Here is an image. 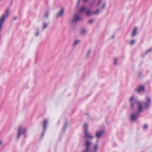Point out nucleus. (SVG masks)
Instances as JSON below:
<instances>
[{
    "instance_id": "obj_1",
    "label": "nucleus",
    "mask_w": 152,
    "mask_h": 152,
    "mask_svg": "<svg viewBox=\"0 0 152 152\" xmlns=\"http://www.w3.org/2000/svg\"><path fill=\"white\" fill-rule=\"evenodd\" d=\"M129 101L131 108L132 109H133L136 106L137 107V112L131 114L130 115L131 120L134 121L139 117V114L143 111V107L141 102L136 99H134V96H133L131 97Z\"/></svg>"
},
{
    "instance_id": "obj_2",
    "label": "nucleus",
    "mask_w": 152,
    "mask_h": 152,
    "mask_svg": "<svg viewBox=\"0 0 152 152\" xmlns=\"http://www.w3.org/2000/svg\"><path fill=\"white\" fill-rule=\"evenodd\" d=\"M91 144V142L88 140H86L85 144L86 149L83 151V152H93V151L95 150V152H96L98 148L97 144L95 145L94 147L90 149V147Z\"/></svg>"
},
{
    "instance_id": "obj_3",
    "label": "nucleus",
    "mask_w": 152,
    "mask_h": 152,
    "mask_svg": "<svg viewBox=\"0 0 152 152\" xmlns=\"http://www.w3.org/2000/svg\"><path fill=\"white\" fill-rule=\"evenodd\" d=\"M84 128L85 129L84 132L85 134L84 138L85 139L88 138H90L92 139L93 138V136L92 135H90L88 133V125L87 124H85L84 125Z\"/></svg>"
},
{
    "instance_id": "obj_4",
    "label": "nucleus",
    "mask_w": 152,
    "mask_h": 152,
    "mask_svg": "<svg viewBox=\"0 0 152 152\" xmlns=\"http://www.w3.org/2000/svg\"><path fill=\"white\" fill-rule=\"evenodd\" d=\"M151 102V99L148 97L147 98L146 102H143L142 104H143L144 109L145 110H148Z\"/></svg>"
},
{
    "instance_id": "obj_5",
    "label": "nucleus",
    "mask_w": 152,
    "mask_h": 152,
    "mask_svg": "<svg viewBox=\"0 0 152 152\" xmlns=\"http://www.w3.org/2000/svg\"><path fill=\"white\" fill-rule=\"evenodd\" d=\"M26 132V129L22 130V126H20L18 129V134L17 136V138L18 139L21 135L24 134Z\"/></svg>"
},
{
    "instance_id": "obj_6",
    "label": "nucleus",
    "mask_w": 152,
    "mask_h": 152,
    "mask_svg": "<svg viewBox=\"0 0 152 152\" xmlns=\"http://www.w3.org/2000/svg\"><path fill=\"white\" fill-rule=\"evenodd\" d=\"M48 121L46 119H45L43 121V131L42 133V137L45 133V131L47 125L48 123Z\"/></svg>"
},
{
    "instance_id": "obj_7",
    "label": "nucleus",
    "mask_w": 152,
    "mask_h": 152,
    "mask_svg": "<svg viewBox=\"0 0 152 152\" xmlns=\"http://www.w3.org/2000/svg\"><path fill=\"white\" fill-rule=\"evenodd\" d=\"M81 20L79 15L78 14H75L74 15L73 19L72 20V22H76L78 20Z\"/></svg>"
},
{
    "instance_id": "obj_8",
    "label": "nucleus",
    "mask_w": 152,
    "mask_h": 152,
    "mask_svg": "<svg viewBox=\"0 0 152 152\" xmlns=\"http://www.w3.org/2000/svg\"><path fill=\"white\" fill-rule=\"evenodd\" d=\"M104 131L103 130H101L96 132V136L97 138H99L101 137L102 135L103 134Z\"/></svg>"
},
{
    "instance_id": "obj_9",
    "label": "nucleus",
    "mask_w": 152,
    "mask_h": 152,
    "mask_svg": "<svg viewBox=\"0 0 152 152\" xmlns=\"http://www.w3.org/2000/svg\"><path fill=\"white\" fill-rule=\"evenodd\" d=\"M145 89V88L144 86H140L137 90V91L138 92L140 93L141 92L143 91H144Z\"/></svg>"
},
{
    "instance_id": "obj_10",
    "label": "nucleus",
    "mask_w": 152,
    "mask_h": 152,
    "mask_svg": "<svg viewBox=\"0 0 152 152\" xmlns=\"http://www.w3.org/2000/svg\"><path fill=\"white\" fill-rule=\"evenodd\" d=\"M86 7L85 6H82L79 9V12L81 13L84 12L86 10Z\"/></svg>"
},
{
    "instance_id": "obj_11",
    "label": "nucleus",
    "mask_w": 152,
    "mask_h": 152,
    "mask_svg": "<svg viewBox=\"0 0 152 152\" xmlns=\"http://www.w3.org/2000/svg\"><path fill=\"white\" fill-rule=\"evenodd\" d=\"M64 12V9L63 8L62 9L60 12L58 14L57 16V17L58 18L59 16H62L63 15Z\"/></svg>"
},
{
    "instance_id": "obj_12",
    "label": "nucleus",
    "mask_w": 152,
    "mask_h": 152,
    "mask_svg": "<svg viewBox=\"0 0 152 152\" xmlns=\"http://www.w3.org/2000/svg\"><path fill=\"white\" fill-rule=\"evenodd\" d=\"M137 30V27L134 28V30H133V31L132 34V36H134L135 35H136V34Z\"/></svg>"
},
{
    "instance_id": "obj_13",
    "label": "nucleus",
    "mask_w": 152,
    "mask_h": 152,
    "mask_svg": "<svg viewBox=\"0 0 152 152\" xmlns=\"http://www.w3.org/2000/svg\"><path fill=\"white\" fill-rule=\"evenodd\" d=\"M86 33V31L84 29H82L80 33L81 34L83 35Z\"/></svg>"
},
{
    "instance_id": "obj_14",
    "label": "nucleus",
    "mask_w": 152,
    "mask_h": 152,
    "mask_svg": "<svg viewBox=\"0 0 152 152\" xmlns=\"http://www.w3.org/2000/svg\"><path fill=\"white\" fill-rule=\"evenodd\" d=\"M91 14H92V13L91 12V11L90 10H87L86 13V15L88 16H90Z\"/></svg>"
},
{
    "instance_id": "obj_15",
    "label": "nucleus",
    "mask_w": 152,
    "mask_h": 152,
    "mask_svg": "<svg viewBox=\"0 0 152 152\" xmlns=\"http://www.w3.org/2000/svg\"><path fill=\"white\" fill-rule=\"evenodd\" d=\"M99 10L97 9L95 12L92 13V14L97 15L99 14Z\"/></svg>"
},
{
    "instance_id": "obj_16",
    "label": "nucleus",
    "mask_w": 152,
    "mask_h": 152,
    "mask_svg": "<svg viewBox=\"0 0 152 152\" xmlns=\"http://www.w3.org/2000/svg\"><path fill=\"white\" fill-rule=\"evenodd\" d=\"M48 25V24L46 23H43V29H45L46 28Z\"/></svg>"
},
{
    "instance_id": "obj_17",
    "label": "nucleus",
    "mask_w": 152,
    "mask_h": 152,
    "mask_svg": "<svg viewBox=\"0 0 152 152\" xmlns=\"http://www.w3.org/2000/svg\"><path fill=\"white\" fill-rule=\"evenodd\" d=\"M80 42L79 40H76L75 41V43L73 44L74 46H75L76 45H77V44H78L79 42Z\"/></svg>"
},
{
    "instance_id": "obj_18",
    "label": "nucleus",
    "mask_w": 152,
    "mask_h": 152,
    "mask_svg": "<svg viewBox=\"0 0 152 152\" xmlns=\"http://www.w3.org/2000/svg\"><path fill=\"white\" fill-rule=\"evenodd\" d=\"M152 50V48L150 49H149L148 50H147L145 52V54H147L148 53L151 51Z\"/></svg>"
},
{
    "instance_id": "obj_19",
    "label": "nucleus",
    "mask_w": 152,
    "mask_h": 152,
    "mask_svg": "<svg viewBox=\"0 0 152 152\" xmlns=\"http://www.w3.org/2000/svg\"><path fill=\"white\" fill-rule=\"evenodd\" d=\"M94 21V19H92L88 20V23H90V24L91 23H92Z\"/></svg>"
},
{
    "instance_id": "obj_20",
    "label": "nucleus",
    "mask_w": 152,
    "mask_h": 152,
    "mask_svg": "<svg viewBox=\"0 0 152 152\" xmlns=\"http://www.w3.org/2000/svg\"><path fill=\"white\" fill-rule=\"evenodd\" d=\"M67 124H66L65 125H64V127L63 129H62V131H64L65 130L66 128V127L67 126Z\"/></svg>"
},
{
    "instance_id": "obj_21",
    "label": "nucleus",
    "mask_w": 152,
    "mask_h": 152,
    "mask_svg": "<svg viewBox=\"0 0 152 152\" xmlns=\"http://www.w3.org/2000/svg\"><path fill=\"white\" fill-rule=\"evenodd\" d=\"M114 64L115 65L117 64V59L115 58L114 59Z\"/></svg>"
},
{
    "instance_id": "obj_22",
    "label": "nucleus",
    "mask_w": 152,
    "mask_h": 152,
    "mask_svg": "<svg viewBox=\"0 0 152 152\" xmlns=\"http://www.w3.org/2000/svg\"><path fill=\"white\" fill-rule=\"evenodd\" d=\"M147 128H148V125H147L145 124L144 125L143 129H146Z\"/></svg>"
},
{
    "instance_id": "obj_23",
    "label": "nucleus",
    "mask_w": 152,
    "mask_h": 152,
    "mask_svg": "<svg viewBox=\"0 0 152 152\" xmlns=\"http://www.w3.org/2000/svg\"><path fill=\"white\" fill-rule=\"evenodd\" d=\"M135 42V41L134 40H132L130 42V43L131 44H133Z\"/></svg>"
},
{
    "instance_id": "obj_24",
    "label": "nucleus",
    "mask_w": 152,
    "mask_h": 152,
    "mask_svg": "<svg viewBox=\"0 0 152 152\" xmlns=\"http://www.w3.org/2000/svg\"><path fill=\"white\" fill-rule=\"evenodd\" d=\"M102 1L101 0H100L99 1L98 4H97V6H98L101 2Z\"/></svg>"
},
{
    "instance_id": "obj_25",
    "label": "nucleus",
    "mask_w": 152,
    "mask_h": 152,
    "mask_svg": "<svg viewBox=\"0 0 152 152\" xmlns=\"http://www.w3.org/2000/svg\"><path fill=\"white\" fill-rule=\"evenodd\" d=\"M102 1L101 0H100L99 1L98 4H97V6H98L101 2Z\"/></svg>"
},
{
    "instance_id": "obj_26",
    "label": "nucleus",
    "mask_w": 152,
    "mask_h": 152,
    "mask_svg": "<svg viewBox=\"0 0 152 152\" xmlns=\"http://www.w3.org/2000/svg\"><path fill=\"white\" fill-rule=\"evenodd\" d=\"M91 51L90 50H89L88 51V52L87 53V56H88L89 55Z\"/></svg>"
},
{
    "instance_id": "obj_27",
    "label": "nucleus",
    "mask_w": 152,
    "mask_h": 152,
    "mask_svg": "<svg viewBox=\"0 0 152 152\" xmlns=\"http://www.w3.org/2000/svg\"><path fill=\"white\" fill-rule=\"evenodd\" d=\"M105 3L102 5V9H103L104 8V7H105Z\"/></svg>"
},
{
    "instance_id": "obj_28",
    "label": "nucleus",
    "mask_w": 152,
    "mask_h": 152,
    "mask_svg": "<svg viewBox=\"0 0 152 152\" xmlns=\"http://www.w3.org/2000/svg\"><path fill=\"white\" fill-rule=\"evenodd\" d=\"M49 14V13L48 12H46L45 14V15L46 17L47 18L48 17V15Z\"/></svg>"
},
{
    "instance_id": "obj_29",
    "label": "nucleus",
    "mask_w": 152,
    "mask_h": 152,
    "mask_svg": "<svg viewBox=\"0 0 152 152\" xmlns=\"http://www.w3.org/2000/svg\"><path fill=\"white\" fill-rule=\"evenodd\" d=\"M38 35H39L38 30V29H37V33L36 34V36H37Z\"/></svg>"
},
{
    "instance_id": "obj_30",
    "label": "nucleus",
    "mask_w": 152,
    "mask_h": 152,
    "mask_svg": "<svg viewBox=\"0 0 152 152\" xmlns=\"http://www.w3.org/2000/svg\"><path fill=\"white\" fill-rule=\"evenodd\" d=\"M142 75V73L141 72H140L139 73V77H141V75Z\"/></svg>"
},
{
    "instance_id": "obj_31",
    "label": "nucleus",
    "mask_w": 152,
    "mask_h": 152,
    "mask_svg": "<svg viewBox=\"0 0 152 152\" xmlns=\"http://www.w3.org/2000/svg\"><path fill=\"white\" fill-rule=\"evenodd\" d=\"M80 1V0H78V2H77L78 5H79V4Z\"/></svg>"
},
{
    "instance_id": "obj_32",
    "label": "nucleus",
    "mask_w": 152,
    "mask_h": 152,
    "mask_svg": "<svg viewBox=\"0 0 152 152\" xmlns=\"http://www.w3.org/2000/svg\"><path fill=\"white\" fill-rule=\"evenodd\" d=\"M88 0H83V2H86Z\"/></svg>"
},
{
    "instance_id": "obj_33",
    "label": "nucleus",
    "mask_w": 152,
    "mask_h": 152,
    "mask_svg": "<svg viewBox=\"0 0 152 152\" xmlns=\"http://www.w3.org/2000/svg\"><path fill=\"white\" fill-rule=\"evenodd\" d=\"M114 38V36H113L112 37H111V38L112 39H113Z\"/></svg>"
},
{
    "instance_id": "obj_34",
    "label": "nucleus",
    "mask_w": 152,
    "mask_h": 152,
    "mask_svg": "<svg viewBox=\"0 0 152 152\" xmlns=\"http://www.w3.org/2000/svg\"><path fill=\"white\" fill-rule=\"evenodd\" d=\"M2 142L1 141H0V145L1 144Z\"/></svg>"
},
{
    "instance_id": "obj_35",
    "label": "nucleus",
    "mask_w": 152,
    "mask_h": 152,
    "mask_svg": "<svg viewBox=\"0 0 152 152\" xmlns=\"http://www.w3.org/2000/svg\"><path fill=\"white\" fill-rule=\"evenodd\" d=\"M16 18H17L16 17H15V20L16 19Z\"/></svg>"
},
{
    "instance_id": "obj_36",
    "label": "nucleus",
    "mask_w": 152,
    "mask_h": 152,
    "mask_svg": "<svg viewBox=\"0 0 152 152\" xmlns=\"http://www.w3.org/2000/svg\"><path fill=\"white\" fill-rule=\"evenodd\" d=\"M93 152H95V150L94 151H93Z\"/></svg>"
}]
</instances>
